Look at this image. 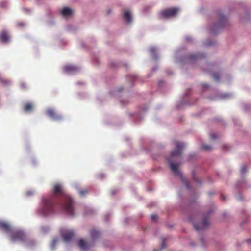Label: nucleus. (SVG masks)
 <instances>
[{
  "instance_id": "cd10ccee",
  "label": "nucleus",
  "mask_w": 251,
  "mask_h": 251,
  "mask_svg": "<svg viewBox=\"0 0 251 251\" xmlns=\"http://www.w3.org/2000/svg\"><path fill=\"white\" fill-rule=\"evenodd\" d=\"M57 242V239H54L53 240V243H52L53 246H54Z\"/></svg>"
},
{
  "instance_id": "f3484780",
  "label": "nucleus",
  "mask_w": 251,
  "mask_h": 251,
  "mask_svg": "<svg viewBox=\"0 0 251 251\" xmlns=\"http://www.w3.org/2000/svg\"><path fill=\"white\" fill-rule=\"evenodd\" d=\"M100 233L96 230H92L91 232V238L94 240L100 237Z\"/></svg>"
},
{
  "instance_id": "473e14b6",
  "label": "nucleus",
  "mask_w": 251,
  "mask_h": 251,
  "mask_svg": "<svg viewBox=\"0 0 251 251\" xmlns=\"http://www.w3.org/2000/svg\"><path fill=\"white\" fill-rule=\"evenodd\" d=\"M239 197H240V198H239V199L241 200V199H242V198H241V195H240V194H239Z\"/></svg>"
},
{
  "instance_id": "c85d7f7f",
  "label": "nucleus",
  "mask_w": 251,
  "mask_h": 251,
  "mask_svg": "<svg viewBox=\"0 0 251 251\" xmlns=\"http://www.w3.org/2000/svg\"><path fill=\"white\" fill-rule=\"evenodd\" d=\"M21 86L23 89H25L26 88V86L25 84H22Z\"/></svg>"
},
{
  "instance_id": "39448f33",
  "label": "nucleus",
  "mask_w": 251,
  "mask_h": 251,
  "mask_svg": "<svg viewBox=\"0 0 251 251\" xmlns=\"http://www.w3.org/2000/svg\"><path fill=\"white\" fill-rule=\"evenodd\" d=\"M211 212V211L209 212L207 215L204 217L201 223H193L194 227L196 230L204 229L208 227L210 225V223L208 220L209 218L208 217V215H209V214Z\"/></svg>"
},
{
  "instance_id": "f257e3e1",
  "label": "nucleus",
  "mask_w": 251,
  "mask_h": 251,
  "mask_svg": "<svg viewBox=\"0 0 251 251\" xmlns=\"http://www.w3.org/2000/svg\"><path fill=\"white\" fill-rule=\"evenodd\" d=\"M53 193L55 196L62 197V202L59 206L69 216H74V202L69 196L65 193L62 186L60 184L54 185Z\"/></svg>"
},
{
  "instance_id": "6e6552de",
  "label": "nucleus",
  "mask_w": 251,
  "mask_h": 251,
  "mask_svg": "<svg viewBox=\"0 0 251 251\" xmlns=\"http://www.w3.org/2000/svg\"><path fill=\"white\" fill-rule=\"evenodd\" d=\"M46 114L53 120H59L62 119L61 115L57 114L53 109H48L46 110Z\"/></svg>"
},
{
  "instance_id": "a211bd4d",
  "label": "nucleus",
  "mask_w": 251,
  "mask_h": 251,
  "mask_svg": "<svg viewBox=\"0 0 251 251\" xmlns=\"http://www.w3.org/2000/svg\"><path fill=\"white\" fill-rule=\"evenodd\" d=\"M203 56L204 55L203 54H191L190 55L189 59L191 60H193V59H195L201 58V57H203Z\"/></svg>"
},
{
  "instance_id": "412c9836",
  "label": "nucleus",
  "mask_w": 251,
  "mask_h": 251,
  "mask_svg": "<svg viewBox=\"0 0 251 251\" xmlns=\"http://www.w3.org/2000/svg\"><path fill=\"white\" fill-rule=\"evenodd\" d=\"M201 148L206 151H209L211 149V147L207 145H203L201 146Z\"/></svg>"
},
{
  "instance_id": "bb28decb",
  "label": "nucleus",
  "mask_w": 251,
  "mask_h": 251,
  "mask_svg": "<svg viewBox=\"0 0 251 251\" xmlns=\"http://www.w3.org/2000/svg\"><path fill=\"white\" fill-rule=\"evenodd\" d=\"M193 178H194V180L196 182H197L198 183H199V184L201 183V182L200 181H199L198 179H197L194 175H193Z\"/></svg>"
},
{
  "instance_id": "7c9ffc66",
  "label": "nucleus",
  "mask_w": 251,
  "mask_h": 251,
  "mask_svg": "<svg viewBox=\"0 0 251 251\" xmlns=\"http://www.w3.org/2000/svg\"><path fill=\"white\" fill-rule=\"evenodd\" d=\"M247 241H248V242H251V239H248V240H247Z\"/></svg>"
},
{
  "instance_id": "dca6fc26",
  "label": "nucleus",
  "mask_w": 251,
  "mask_h": 251,
  "mask_svg": "<svg viewBox=\"0 0 251 251\" xmlns=\"http://www.w3.org/2000/svg\"><path fill=\"white\" fill-rule=\"evenodd\" d=\"M33 108V105L30 103H27L25 104L24 107V110L25 112H31Z\"/></svg>"
},
{
  "instance_id": "9b49d317",
  "label": "nucleus",
  "mask_w": 251,
  "mask_h": 251,
  "mask_svg": "<svg viewBox=\"0 0 251 251\" xmlns=\"http://www.w3.org/2000/svg\"><path fill=\"white\" fill-rule=\"evenodd\" d=\"M64 70L66 72L72 73L77 71L78 70V68L77 67L74 65H68L64 67Z\"/></svg>"
},
{
  "instance_id": "423d86ee",
  "label": "nucleus",
  "mask_w": 251,
  "mask_h": 251,
  "mask_svg": "<svg viewBox=\"0 0 251 251\" xmlns=\"http://www.w3.org/2000/svg\"><path fill=\"white\" fill-rule=\"evenodd\" d=\"M10 234V239L12 241H23L25 240V235L22 231H12Z\"/></svg>"
},
{
  "instance_id": "6ab92c4d",
  "label": "nucleus",
  "mask_w": 251,
  "mask_h": 251,
  "mask_svg": "<svg viewBox=\"0 0 251 251\" xmlns=\"http://www.w3.org/2000/svg\"><path fill=\"white\" fill-rule=\"evenodd\" d=\"M212 77L215 80L218 81L220 78V75L218 73H213L212 74Z\"/></svg>"
},
{
  "instance_id": "9d476101",
  "label": "nucleus",
  "mask_w": 251,
  "mask_h": 251,
  "mask_svg": "<svg viewBox=\"0 0 251 251\" xmlns=\"http://www.w3.org/2000/svg\"><path fill=\"white\" fill-rule=\"evenodd\" d=\"M0 229L6 232H11V226L6 222H0Z\"/></svg>"
},
{
  "instance_id": "a878e982",
  "label": "nucleus",
  "mask_w": 251,
  "mask_h": 251,
  "mask_svg": "<svg viewBox=\"0 0 251 251\" xmlns=\"http://www.w3.org/2000/svg\"><path fill=\"white\" fill-rule=\"evenodd\" d=\"M151 218L152 221H155L157 218V215L155 214L152 215L151 216Z\"/></svg>"
},
{
  "instance_id": "b1692460",
  "label": "nucleus",
  "mask_w": 251,
  "mask_h": 251,
  "mask_svg": "<svg viewBox=\"0 0 251 251\" xmlns=\"http://www.w3.org/2000/svg\"><path fill=\"white\" fill-rule=\"evenodd\" d=\"M156 51V49L154 47H151L150 49V52L151 54H154Z\"/></svg>"
},
{
  "instance_id": "ddd939ff",
  "label": "nucleus",
  "mask_w": 251,
  "mask_h": 251,
  "mask_svg": "<svg viewBox=\"0 0 251 251\" xmlns=\"http://www.w3.org/2000/svg\"><path fill=\"white\" fill-rule=\"evenodd\" d=\"M9 36L6 31H3L0 34V39L3 42H7L9 40Z\"/></svg>"
},
{
  "instance_id": "0eeeda50",
  "label": "nucleus",
  "mask_w": 251,
  "mask_h": 251,
  "mask_svg": "<svg viewBox=\"0 0 251 251\" xmlns=\"http://www.w3.org/2000/svg\"><path fill=\"white\" fill-rule=\"evenodd\" d=\"M179 11V8L173 7L166 9L161 12V15L163 18H168L175 16Z\"/></svg>"
},
{
  "instance_id": "f03ea898",
  "label": "nucleus",
  "mask_w": 251,
  "mask_h": 251,
  "mask_svg": "<svg viewBox=\"0 0 251 251\" xmlns=\"http://www.w3.org/2000/svg\"><path fill=\"white\" fill-rule=\"evenodd\" d=\"M176 149L174 150L171 153L170 156L168 158V162L170 165L171 170L176 175L180 176L182 181L184 183L185 186L189 189L190 186L186 181L183 177L181 173L178 170V167L180 164V162L175 163L174 162L173 159L176 156H180L182 153V149L184 148L185 145L183 143L176 141L175 142Z\"/></svg>"
},
{
  "instance_id": "393cba45",
  "label": "nucleus",
  "mask_w": 251,
  "mask_h": 251,
  "mask_svg": "<svg viewBox=\"0 0 251 251\" xmlns=\"http://www.w3.org/2000/svg\"><path fill=\"white\" fill-rule=\"evenodd\" d=\"M217 136L215 134L212 133L210 134V139L211 140H214L217 138Z\"/></svg>"
},
{
  "instance_id": "1a4fd4ad",
  "label": "nucleus",
  "mask_w": 251,
  "mask_h": 251,
  "mask_svg": "<svg viewBox=\"0 0 251 251\" xmlns=\"http://www.w3.org/2000/svg\"><path fill=\"white\" fill-rule=\"evenodd\" d=\"M74 235V233L73 231H68L62 234L63 240L65 242H69L73 237Z\"/></svg>"
},
{
  "instance_id": "aec40b11",
  "label": "nucleus",
  "mask_w": 251,
  "mask_h": 251,
  "mask_svg": "<svg viewBox=\"0 0 251 251\" xmlns=\"http://www.w3.org/2000/svg\"><path fill=\"white\" fill-rule=\"evenodd\" d=\"M88 192V190L87 189L81 190L79 191V194L81 196H84L85 194H87Z\"/></svg>"
},
{
  "instance_id": "5701e85b",
  "label": "nucleus",
  "mask_w": 251,
  "mask_h": 251,
  "mask_svg": "<svg viewBox=\"0 0 251 251\" xmlns=\"http://www.w3.org/2000/svg\"><path fill=\"white\" fill-rule=\"evenodd\" d=\"M240 171H241V172L242 174H244V173H246V171H247V167H246V166L245 165H243L241 167Z\"/></svg>"
},
{
  "instance_id": "2f4dec72",
  "label": "nucleus",
  "mask_w": 251,
  "mask_h": 251,
  "mask_svg": "<svg viewBox=\"0 0 251 251\" xmlns=\"http://www.w3.org/2000/svg\"><path fill=\"white\" fill-rule=\"evenodd\" d=\"M207 86H207V85H206V84H204V85H203V87H207Z\"/></svg>"
},
{
  "instance_id": "c756f323",
  "label": "nucleus",
  "mask_w": 251,
  "mask_h": 251,
  "mask_svg": "<svg viewBox=\"0 0 251 251\" xmlns=\"http://www.w3.org/2000/svg\"><path fill=\"white\" fill-rule=\"evenodd\" d=\"M221 198L223 200H225V198L223 195H221Z\"/></svg>"
},
{
  "instance_id": "20e7f679",
  "label": "nucleus",
  "mask_w": 251,
  "mask_h": 251,
  "mask_svg": "<svg viewBox=\"0 0 251 251\" xmlns=\"http://www.w3.org/2000/svg\"><path fill=\"white\" fill-rule=\"evenodd\" d=\"M219 15V22L218 23L214 24L213 27L210 29V31L212 33H216V30L220 28L225 25L226 22V18L222 13H220Z\"/></svg>"
},
{
  "instance_id": "7ed1b4c3",
  "label": "nucleus",
  "mask_w": 251,
  "mask_h": 251,
  "mask_svg": "<svg viewBox=\"0 0 251 251\" xmlns=\"http://www.w3.org/2000/svg\"><path fill=\"white\" fill-rule=\"evenodd\" d=\"M43 205V212L45 215H50L54 212L55 207L56 206V205L52 199H48L44 200Z\"/></svg>"
},
{
  "instance_id": "4468645a",
  "label": "nucleus",
  "mask_w": 251,
  "mask_h": 251,
  "mask_svg": "<svg viewBox=\"0 0 251 251\" xmlns=\"http://www.w3.org/2000/svg\"><path fill=\"white\" fill-rule=\"evenodd\" d=\"M78 246L82 249H86L90 247V245L84 240L81 239L79 241Z\"/></svg>"
},
{
  "instance_id": "f8f14e48",
  "label": "nucleus",
  "mask_w": 251,
  "mask_h": 251,
  "mask_svg": "<svg viewBox=\"0 0 251 251\" xmlns=\"http://www.w3.org/2000/svg\"><path fill=\"white\" fill-rule=\"evenodd\" d=\"M123 17L124 20L128 23H130L132 21V16L128 10H124Z\"/></svg>"
},
{
  "instance_id": "2eb2a0df",
  "label": "nucleus",
  "mask_w": 251,
  "mask_h": 251,
  "mask_svg": "<svg viewBox=\"0 0 251 251\" xmlns=\"http://www.w3.org/2000/svg\"><path fill=\"white\" fill-rule=\"evenodd\" d=\"M72 14V10L68 7L64 8L61 11V14L64 17L70 16Z\"/></svg>"
},
{
  "instance_id": "4be33fe9",
  "label": "nucleus",
  "mask_w": 251,
  "mask_h": 251,
  "mask_svg": "<svg viewBox=\"0 0 251 251\" xmlns=\"http://www.w3.org/2000/svg\"><path fill=\"white\" fill-rule=\"evenodd\" d=\"M166 246V244H165V241L164 240H163L162 241V242L161 243V249L159 250V251L161 250L162 249H163V248H164ZM154 251H159V250H157L156 249H154L153 250Z\"/></svg>"
}]
</instances>
